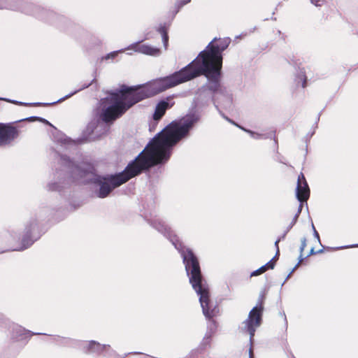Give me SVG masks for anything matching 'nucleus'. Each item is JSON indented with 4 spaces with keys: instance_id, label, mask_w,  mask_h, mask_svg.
<instances>
[{
    "instance_id": "1",
    "label": "nucleus",
    "mask_w": 358,
    "mask_h": 358,
    "mask_svg": "<svg viewBox=\"0 0 358 358\" xmlns=\"http://www.w3.org/2000/svg\"><path fill=\"white\" fill-rule=\"evenodd\" d=\"M199 121L195 114L185 116L182 122L173 121L156 135L138 157L120 173L101 177L94 176L92 182L100 186L98 196L105 198L112 190L138 175L143 171L167 161L169 149L187 136L194 124Z\"/></svg>"
},
{
    "instance_id": "2",
    "label": "nucleus",
    "mask_w": 358,
    "mask_h": 358,
    "mask_svg": "<svg viewBox=\"0 0 358 358\" xmlns=\"http://www.w3.org/2000/svg\"><path fill=\"white\" fill-rule=\"evenodd\" d=\"M161 92L158 79L142 85H122L118 92L111 94L112 105L103 110L100 118L106 123L113 122L136 103Z\"/></svg>"
},
{
    "instance_id": "3",
    "label": "nucleus",
    "mask_w": 358,
    "mask_h": 358,
    "mask_svg": "<svg viewBox=\"0 0 358 358\" xmlns=\"http://www.w3.org/2000/svg\"><path fill=\"white\" fill-rule=\"evenodd\" d=\"M180 253L185 270L189 276V282L193 289L199 295L203 314L208 318L214 316L213 310L210 307V294L208 286L203 278L201 267L197 257L189 248H186L181 243L175 245Z\"/></svg>"
},
{
    "instance_id": "4",
    "label": "nucleus",
    "mask_w": 358,
    "mask_h": 358,
    "mask_svg": "<svg viewBox=\"0 0 358 358\" xmlns=\"http://www.w3.org/2000/svg\"><path fill=\"white\" fill-rule=\"evenodd\" d=\"M222 69H180L169 76L158 79L161 91L175 87L180 83L203 75L208 78L207 89L213 93L220 90Z\"/></svg>"
},
{
    "instance_id": "5",
    "label": "nucleus",
    "mask_w": 358,
    "mask_h": 358,
    "mask_svg": "<svg viewBox=\"0 0 358 358\" xmlns=\"http://www.w3.org/2000/svg\"><path fill=\"white\" fill-rule=\"evenodd\" d=\"M230 41L229 38H226L219 39L217 41H212L185 67H222V52L228 47Z\"/></svg>"
},
{
    "instance_id": "6",
    "label": "nucleus",
    "mask_w": 358,
    "mask_h": 358,
    "mask_svg": "<svg viewBox=\"0 0 358 358\" xmlns=\"http://www.w3.org/2000/svg\"><path fill=\"white\" fill-rule=\"evenodd\" d=\"M263 310V301L262 300L250 311L248 319L244 322L245 331L250 334V340L253 338L256 329L262 324Z\"/></svg>"
},
{
    "instance_id": "7",
    "label": "nucleus",
    "mask_w": 358,
    "mask_h": 358,
    "mask_svg": "<svg viewBox=\"0 0 358 358\" xmlns=\"http://www.w3.org/2000/svg\"><path fill=\"white\" fill-rule=\"evenodd\" d=\"M133 50L136 52L150 55V56H158L160 55L161 52L158 48L152 46L149 44H141L140 42H136L131 44L125 49H122L117 51H113L108 54H107L105 57H103V59H109L115 58L118 53L123 52L124 50Z\"/></svg>"
},
{
    "instance_id": "8",
    "label": "nucleus",
    "mask_w": 358,
    "mask_h": 358,
    "mask_svg": "<svg viewBox=\"0 0 358 358\" xmlns=\"http://www.w3.org/2000/svg\"><path fill=\"white\" fill-rule=\"evenodd\" d=\"M310 188L308 185L307 180L303 173L298 176L297 185L296 189V194L297 199L300 201L296 214L295 215L292 224H294L297 220L299 214L303 208V203L307 201L310 197Z\"/></svg>"
},
{
    "instance_id": "9",
    "label": "nucleus",
    "mask_w": 358,
    "mask_h": 358,
    "mask_svg": "<svg viewBox=\"0 0 358 358\" xmlns=\"http://www.w3.org/2000/svg\"><path fill=\"white\" fill-rule=\"evenodd\" d=\"M18 134L17 129L12 124L0 123V145L10 143Z\"/></svg>"
},
{
    "instance_id": "10",
    "label": "nucleus",
    "mask_w": 358,
    "mask_h": 358,
    "mask_svg": "<svg viewBox=\"0 0 358 358\" xmlns=\"http://www.w3.org/2000/svg\"><path fill=\"white\" fill-rule=\"evenodd\" d=\"M171 96H167L165 100L160 101L156 106L152 118L155 121H159L165 115L167 109L172 108L175 102L170 103Z\"/></svg>"
},
{
    "instance_id": "11",
    "label": "nucleus",
    "mask_w": 358,
    "mask_h": 358,
    "mask_svg": "<svg viewBox=\"0 0 358 358\" xmlns=\"http://www.w3.org/2000/svg\"><path fill=\"white\" fill-rule=\"evenodd\" d=\"M22 4V0H0V9L17 10Z\"/></svg>"
},
{
    "instance_id": "12",
    "label": "nucleus",
    "mask_w": 358,
    "mask_h": 358,
    "mask_svg": "<svg viewBox=\"0 0 358 358\" xmlns=\"http://www.w3.org/2000/svg\"><path fill=\"white\" fill-rule=\"evenodd\" d=\"M26 236L27 238L24 237V249L29 247L38 238V229L34 228L33 229H27L26 231Z\"/></svg>"
},
{
    "instance_id": "13",
    "label": "nucleus",
    "mask_w": 358,
    "mask_h": 358,
    "mask_svg": "<svg viewBox=\"0 0 358 358\" xmlns=\"http://www.w3.org/2000/svg\"><path fill=\"white\" fill-rule=\"evenodd\" d=\"M106 346L98 342L92 341L85 347V352L87 353H101L104 351Z\"/></svg>"
},
{
    "instance_id": "14",
    "label": "nucleus",
    "mask_w": 358,
    "mask_h": 358,
    "mask_svg": "<svg viewBox=\"0 0 358 358\" xmlns=\"http://www.w3.org/2000/svg\"><path fill=\"white\" fill-rule=\"evenodd\" d=\"M276 259H275V257H273L271 261H269L267 264L265 265L261 266L257 270L253 271L251 273V276H257L259 275H261L266 272L268 269H273L275 267Z\"/></svg>"
},
{
    "instance_id": "15",
    "label": "nucleus",
    "mask_w": 358,
    "mask_h": 358,
    "mask_svg": "<svg viewBox=\"0 0 358 358\" xmlns=\"http://www.w3.org/2000/svg\"><path fill=\"white\" fill-rule=\"evenodd\" d=\"M167 27L165 24H161L158 28L157 31L162 34V42L165 49H167L168 47V40L169 37L166 33Z\"/></svg>"
},
{
    "instance_id": "16",
    "label": "nucleus",
    "mask_w": 358,
    "mask_h": 358,
    "mask_svg": "<svg viewBox=\"0 0 358 358\" xmlns=\"http://www.w3.org/2000/svg\"><path fill=\"white\" fill-rule=\"evenodd\" d=\"M92 170L87 171L86 170H83L80 167L76 166L74 167L73 173L77 174L80 178L85 177L87 174L92 173L94 174L92 171L94 170L93 167H90Z\"/></svg>"
},
{
    "instance_id": "17",
    "label": "nucleus",
    "mask_w": 358,
    "mask_h": 358,
    "mask_svg": "<svg viewBox=\"0 0 358 358\" xmlns=\"http://www.w3.org/2000/svg\"><path fill=\"white\" fill-rule=\"evenodd\" d=\"M301 246H300V248H299V250H300V255H299V261L297 264V265L296 266H298L299 264H301L303 261V252L305 250V248L306 247V238H303L301 241Z\"/></svg>"
},
{
    "instance_id": "18",
    "label": "nucleus",
    "mask_w": 358,
    "mask_h": 358,
    "mask_svg": "<svg viewBox=\"0 0 358 358\" xmlns=\"http://www.w3.org/2000/svg\"><path fill=\"white\" fill-rule=\"evenodd\" d=\"M299 79H300V80L302 82V87L305 88L307 85V78L306 75H301L299 76Z\"/></svg>"
},
{
    "instance_id": "19",
    "label": "nucleus",
    "mask_w": 358,
    "mask_h": 358,
    "mask_svg": "<svg viewBox=\"0 0 358 358\" xmlns=\"http://www.w3.org/2000/svg\"><path fill=\"white\" fill-rule=\"evenodd\" d=\"M322 252H323V249L315 251V249L313 248H312L310 250V252L307 255V257H310L311 255H314L316 254H320V253H322Z\"/></svg>"
},
{
    "instance_id": "20",
    "label": "nucleus",
    "mask_w": 358,
    "mask_h": 358,
    "mask_svg": "<svg viewBox=\"0 0 358 358\" xmlns=\"http://www.w3.org/2000/svg\"><path fill=\"white\" fill-rule=\"evenodd\" d=\"M34 120H38L42 122H46L45 120L43 119V118H41V117H27V118H24V121H33Z\"/></svg>"
},
{
    "instance_id": "21",
    "label": "nucleus",
    "mask_w": 358,
    "mask_h": 358,
    "mask_svg": "<svg viewBox=\"0 0 358 358\" xmlns=\"http://www.w3.org/2000/svg\"><path fill=\"white\" fill-rule=\"evenodd\" d=\"M280 238H278V239L275 242V248H276V249H277L276 255H275V256L274 257H275V259L276 258V257H277L278 255H279L280 250H279L278 244H279V242H280Z\"/></svg>"
},
{
    "instance_id": "22",
    "label": "nucleus",
    "mask_w": 358,
    "mask_h": 358,
    "mask_svg": "<svg viewBox=\"0 0 358 358\" xmlns=\"http://www.w3.org/2000/svg\"><path fill=\"white\" fill-rule=\"evenodd\" d=\"M311 2H312V3L315 5L316 6H320L321 4H322V0H316V1H314L313 0H311Z\"/></svg>"
},
{
    "instance_id": "23",
    "label": "nucleus",
    "mask_w": 358,
    "mask_h": 358,
    "mask_svg": "<svg viewBox=\"0 0 358 358\" xmlns=\"http://www.w3.org/2000/svg\"><path fill=\"white\" fill-rule=\"evenodd\" d=\"M4 100L6 101L7 102L13 103L19 105V106L22 105V102H20V101H12L10 99H4Z\"/></svg>"
},
{
    "instance_id": "24",
    "label": "nucleus",
    "mask_w": 358,
    "mask_h": 358,
    "mask_svg": "<svg viewBox=\"0 0 358 358\" xmlns=\"http://www.w3.org/2000/svg\"><path fill=\"white\" fill-rule=\"evenodd\" d=\"M249 357H250V358H253V357H254L253 350H252V347H250V350H249Z\"/></svg>"
},
{
    "instance_id": "25",
    "label": "nucleus",
    "mask_w": 358,
    "mask_h": 358,
    "mask_svg": "<svg viewBox=\"0 0 358 358\" xmlns=\"http://www.w3.org/2000/svg\"><path fill=\"white\" fill-rule=\"evenodd\" d=\"M189 1H190V0H184L183 4H186V3H189Z\"/></svg>"
},
{
    "instance_id": "26",
    "label": "nucleus",
    "mask_w": 358,
    "mask_h": 358,
    "mask_svg": "<svg viewBox=\"0 0 358 358\" xmlns=\"http://www.w3.org/2000/svg\"><path fill=\"white\" fill-rule=\"evenodd\" d=\"M55 103H46L45 104V106H48V105H54Z\"/></svg>"
},
{
    "instance_id": "27",
    "label": "nucleus",
    "mask_w": 358,
    "mask_h": 358,
    "mask_svg": "<svg viewBox=\"0 0 358 358\" xmlns=\"http://www.w3.org/2000/svg\"><path fill=\"white\" fill-rule=\"evenodd\" d=\"M24 337L27 335V333L24 331L23 333Z\"/></svg>"
},
{
    "instance_id": "28",
    "label": "nucleus",
    "mask_w": 358,
    "mask_h": 358,
    "mask_svg": "<svg viewBox=\"0 0 358 358\" xmlns=\"http://www.w3.org/2000/svg\"><path fill=\"white\" fill-rule=\"evenodd\" d=\"M23 105H24V106H27V105H28V104H27V103H23Z\"/></svg>"
},
{
    "instance_id": "29",
    "label": "nucleus",
    "mask_w": 358,
    "mask_h": 358,
    "mask_svg": "<svg viewBox=\"0 0 358 358\" xmlns=\"http://www.w3.org/2000/svg\"><path fill=\"white\" fill-rule=\"evenodd\" d=\"M36 105H38V106H39V105H41V103H36Z\"/></svg>"
},
{
    "instance_id": "30",
    "label": "nucleus",
    "mask_w": 358,
    "mask_h": 358,
    "mask_svg": "<svg viewBox=\"0 0 358 358\" xmlns=\"http://www.w3.org/2000/svg\"><path fill=\"white\" fill-rule=\"evenodd\" d=\"M145 39H149V37L146 36Z\"/></svg>"
}]
</instances>
